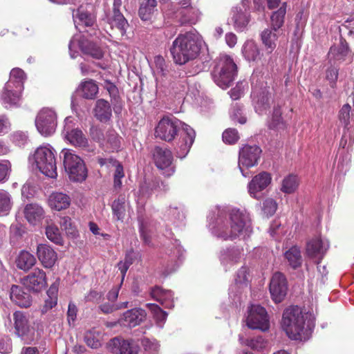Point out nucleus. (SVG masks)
Wrapping results in <instances>:
<instances>
[{
    "label": "nucleus",
    "mask_w": 354,
    "mask_h": 354,
    "mask_svg": "<svg viewBox=\"0 0 354 354\" xmlns=\"http://www.w3.org/2000/svg\"><path fill=\"white\" fill-rule=\"evenodd\" d=\"M209 227L214 236L223 240H234L241 236L245 238L252 232L249 214L245 209L238 208L229 211V219L218 209L215 223H210Z\"/></svg>",
    "instance_id": "f257e3e1"
},
{
    "label": "nucleus",
    "mask_w": 354,
    "mask_h": 354,
    "mask_svg": "<svg viewBox=\"0 0 354 354\" xmlns=\"http://www.w3.org/2000/svg\"><path fill=\"white\" fill-rule=\"evenodd\" d=\"M157 138L166 142H171L177 136H180L176 148V156L185 158L190 150L195 139L194 130L173 115L164 116L155 129Z\"/></svg>",
    "instance_id": "f03ea898"
},
{
    "label": "nucleus",
    "mask_w": 354,
    "mask_h": 354,
    "mask_svg": "<svg viewBox=\"0 0 354 354\" xmlns=\"http://www.w3.org/2000/svg\"><path fill=\"white\" fill-rule=\"evenodd\" d=\"M202 43V38L196 31L178 35L170 48L174 62L183 65L195 59L200 54Z\"/></svg>",
    "instance_id": "7ed1b4c3"
},
{
    "label": "nucleus",
    "mask_w": 354,
    "mask_h": 354,
    "mask_svg": "<svg viewBox=\"0 0 354 354\" xmlns=\"http://www.w3.org/2000/svg\"><path fill=\"white\" fill-rule=\"evenodd\" d=\"M281 325L287 335L292 339H306L305 320L301 310L297 306L286 308L282 317Z\"/></svg>",
    "instance_id": "20e7f679"
},
{
    "label": "nucleus",
    "mask_w": 354,
    "mask_h": 354,
    "mask_svg": "<svg viewBox=\"0 0 354 354\" xmlns=\"http://www.w3.org/2000/svg\"><path fill=\"white\" fill-rule=\"evenodd\" d=\"M28 160L35 164L39 170L45 176L55 178L57 176L55 151L48 144L39 147Z\"/></svg>",
    "instance_id": "39448f33"
},
{
    "label": "nucleus",
    "mask_w": 354,
    "mask_h": 354,
    "mask_svg": "<svg viewBox=\"0 0 354 354\" xmlns=\"http://www.w3.org/2000/svg\"><path fill=\"white\" fill-rule=\"evenodd\" d=\"M236 72L237 66L233 59L227 55H220L211 74L216 84L225 89L234 80Z\"/></svg>",
    "instance_id": "423d86ee"
},
{
    "label": "nucleus",
    "mask_w": 354,
    "mask_h": 354,
    "mask_svg": "<svg viewBox=\"0 0 354 354\" xmlns=\"http://www.w3.org/2000/svg\"><path fill=\"white\" fill-rule=\"evenodd\" d=\"M64 166L71 180L82 182L87 176V169L83 160L72 149H64L62 151Z\"/></svg>",
    "instance_id": "0eeeda50"
},
{
    "label": "nucleus",
    "mask_w": 354,
    "mask_h": 354,
    "mask_svg": "<svg viewBox=\"0 0 354 354\" xmlns=\"http://www.w3.org/2000/svg\"><path fill=\"white\" fill-rule=\"evenodd\" d=\"M68 49L72 59H75L79 55L78 50H80L84 55L97 59H102L104 56V52L99 46L89 41L81 34L75 35L72 37L68 44Z\"/></svg>",
    "instance_id": "6e6552de"
},
{
    "label": "nucleus",
    "mask_w": 354,
    "mask_h": 354,
    "mask_svg": "<svg viewBox=\"0 0 354 354\" xmlns=\"http://www.w3.org/2000/svg\"><path fill=\"white\" fill-rule=\"evenodd\" d=\"M92 139L100 144V147L106 152H117L120 150L122 138L113 129H108L105 133L97 127L90 129Z\"/></svg>",
    "instance_id": "1a4fd4ad"
},
{
    "label": "nucleus",
    "mask_w": 354,
    "mask_h": 354,
    "mask_svg": "<svg viewBox=\"0 0 354 354\" xmlns=\"http://www.w3.org/2000/svg\"><path fill=\"white\" fill-rule=\"evenodd\" d=\"M57 114L50 108H43L37 114L35 125L38 131L44 136L53 135L57 125Z\"/></svg>",
    "instance_id": "9d476101"
},
{
    "label": "nucleus",
    "mask_w": 354,
    "mask_h": 354,
    "mask_svg": "<svg viewBox=\"0 0 354 354\" xmlns=\"http://www.w3.org/2000/svg\"><path fill=\"white\" fill-rule=\"evenodd\" d=\"M62 133L64 138L73 146L84 149L88 147L87 138L81 129L75 127L72 117L65 118Z\"/></svg>",
    "instance_id": "9b49d317"
},
{
    "label": "nucleus",
    "mask_w": 354,
    "mask_h": 354,
    "mask_svg": "<svg viewBox=\"0 0 354 354\" xmlns=\"http://www.w3.org/2000/svg\"><path fill=\"white\" fill-rule=\"evenodd\" d=\"M153 158L156 166L161 171L162 175L170 177L174 174L176 166L173 162L172 153L169 149L156 147L153 149Z\"/></svg>",
    "instance_id": "f8f14e48"
},
{
    "label": "nucleus",
    "mask_w": 354,
    "mask_h": 354,
    "mask_svg": "<svg viewBox=\"0 0 354 354\" xmlns=\"http://www.w3.org/2000/svg\"><path fill=\"white\" fill-rule=\"evenodd\" d=\"M261 153V148L256 145H246L239 151V167L244 177H248V172H245L243 168L248 169L257 165Z\"/></svg>",
    "instance_id": "ddd939ff"
},
{
    "label": "nucleus",
    "mask_w": 354,
    "mask_h": 354,
    "mask_svg": "<svg viewBox=\"0 0 354 354\" xmlns=\"http://www.w3.org/2000/svg\"><path fill=\"white\" fill-rule=\"evenodd\" d=\"M246 322L247 326L252 329L266 331L270 326L267 312L260 305H251L249 307Z\"/></svg>",
    "instance_id": "4468645a"
},
{
    "label": "nucleus",
    "mask_w": 354,
    "mask_h": 354,
    "mask_svg": "<svg viewBox=\"0 0 354 354\" xmlns=\"http://www.w3.org/2000/svg\"><path fill=\"white\" fill-rule=\"evenodd\" d=\"M107 348L113 354H139L140 351L138 341L119 337L111 339L107 344Z\"/></svg>",
    "instance_id": "2eb2a0df"
},
{
    "label": "nucleus",
    "mask_w": 354,
    "mask_h": 354,
    "mask_svg": "<svg viewBox=\"0 0 354 354\" xmlns=\"http://www.w3.org/2000/svg\"><path fill=\"white\" fill-rule=\"evenodd\" d=\"M328 57L330 62H333L335 64H342L345 62L351 63L353 59V53L346 40L341 37L338 45L330 46Z\"/></svg>",
    "instance_id": "dca6fc26"
},
{
    "label": "nucleus",
    "mask_w": 354,
    "mask_h": 354,
    "mask_svg": "<svg viewBox=\"0 0 354 354\" xmlns=\"http://www.w3.org/2000/svg\"><path fill=\"white\" fill-rule=\"evenodd\" d=\"M47 286L46 272L39 268H35L24 277V286L32 292H40Z\"/></svg>",
    "instance_id": "f3484780"
},
{
    "label": "nucleus",
    "mask_w": 354,
    "mask_h": 354,
    "mask_svg": "<svg viewBox=\"0 0 354 354\" xmlns=\"http://www.w3.org/2000/svg\"><path fill=\"white\" fill-rule=\"evenodd\" d=\"M288 290L287 280L283 274L276 272L273 274L270 283V292L275 303L281 302L285 298Z\"/></svg>",
    "instance_id": "a211bd4d"
},
{
    "label": "nucleus",
    "mask_w": 354,
    "mask_h": 354,
    "mask_svg": "<svg viewBox=\"0 0 354 354\" xmlns=\"http://www.w3.org/2000/svg\"><path fill=\"white\" fill-rule=\"evenodd\" d=\"M328 247V243L323 241L320 236L314 237L306 243V254L317 264H319L324 257Z\"/></svg>",
    "instance_id": "6ab92c4d"
},
{
    "label": "nucleus",
    "mask_w": 354,
    "mask_h": 354,
    "mask_svg": "<svg viewBox=\"0 0 354 354\" xmlns=\"http://www.w3.org/2000/svg\"><path fill=\"white\" fill-rule=\"evenodd\" d=\"M272 176L267 171L260 172L254 176L248 185V193L254 198H259V193L266 189L271 183Z\"/></svg>",
    "instance_id": "aec40b11"
},
{
    "label": "nucleus",
    "mask_w": 354,
    "mask_h": 354,
    "mask_svg": "<svg viewBox=\"0 0 354 354\" xmlns=\"http://www.w3.org/2000/svg\"><path fill=\"white\" fill-rule=\"evenodd\" d=\"M251 98L255 111L261 115L270 107L268 91L266 87H259L252 84Z\"/></svg>",
    "instance_id": "412c9836"
},
{
    "label": "nucleus",
    "mask_w": 354,
    "mask_h": 354,
    "mask_svg": "<svg viewBox=\"0 0 354 354\" xmlns=\"http://www.w3.org/2000/svg\"><path fill=\"white\" fill-rule=\"evenodd\" d=\"M147 313L144 309L134 308L124 312L118 319V324L124 327L133 328L144 322Z\"/></svg>",
    "instance_id": "4be33fe9"
},
{
    "label": "nucleus",
    "mask_w": 354,
    "mask_h": 354,
    "mask_svg": "<svg viewBox=\"0 0 354 354\" xmlns=\"http://www.w3.org/2000/svg\"><path fill=\"white\" fill-rule=\"evenodd\" d=\"M37 254L41 264L47 268H50L57 260V254L53 248L47 244H39Z\"/></svg>",
    "instance_id": "5701e85b"
},
{
    "label": "nucleus",
    "mask_w": 354,
    "mask_h": 354,
    "mask_svg": "<svg viewBox=\"0 0 354 354\" xmlns=\"http://www.w3.org/2000/svg\"><path fill=\"white\" fill-rule=\"evenodd\" d=\"M243 255L242 248H232L223 250L220 254L221 264L226 268L238 263Z\"/></svg>",
    "instance_id": "b1692460"
},
{
    "label": "nucleus",
    "mask_w": 354,
    "mask_h": 354,
    "mask_svg": "<svg viewBox=\"0 0 354 354\" xmlns=\"http://www.w3.org/2000/svg\"><path fill=\"white\" fill-rule=\"evenodd\" d=\"M22 89L4 86L1 94V100L6 108L20 106Z\"/></svg>",
    "instance_id": "393cba45"
},
{
    "label": "nucleus",
    "mask_w": 354,
    "mask_h": 354,
    "mask_svg": "<svg viewBox=\"0 0 354 354\" xmlns=\"http://www.w3.org/2000/svg\"><path fill=\"white\" fill-rule=\"evenodd\" d=\"M174 17L181 24H195L200 19V12L196 8L176 9Z\"/></svg>",
    "instance_id": "a878e982"
},
{
    "label": "nucleus",
    "mask_w": 354,
    "mask_h": 354,
    "mask_svg": "<svg viewBox=\"0 0 354 354\" xmlns=\"http://www.w3.org/2000/svg\"><path fill=\"white\" fill-rule=\"evenodd\" d=\"M24 214L30 224L37 225L44 218V210L41 205L37 203H30L25 207Z\"/></svg>",
    "instance_id": "bb28decb"
},
{
    "label": "nucleus",
    "mask_w": 354,
    "mask_h": 354,
    "mask_svg": "<svg viewBox=\"0 0 354 354\" xmlns=\"http://www.w3.org/2000/svg\"><path fill=\"white\" fill-rule=\"evenodd\" d=\"M151 296L165 308H171L174 307V295L171 290L156 286L151 289Z\"/></svg>",
    "instance_id": "cd10ccee"
},
{
    "label": "nucleus",
    "mask_w": 354,
    "mask_h": 354,
    "mask_svg": "<svg viewBox=\"0 0 354 354\" xmlns=\"http://www.w3.org/2000/svg\"><path fill=\"white\" fill-rule=\"evenodd\" d=\"M71 198L62 192H53L48 198V205L52 209L61 211L67 209L71 205Z\"/></svg>",
    "instance_id": "c85d7f7f"
},
{
    "label": "nucleus",
    "mask_w": 354,
    "mask_h": 354,
    "mask_svg": "<svg viewBox=\"0 0 354 354\" xmlns=\"http://www.w3.org/2000/svg\"><path fill=\"white\" fill-rule=\"evenodd\" d=\"M281 115V106L279 104L274 105L271 115L267 121V125L270 129L280 131L286 128V123Z\"/></svg>",
    "instance_id": "c756f323"
},
{
    "label": "nucleus",
    "mask_w": 354,
    "mask_h": 354,
    "mask_svg": "<svg viewBox=\"0 0 354 354\" xmlns=\"http://www.w3.org/2000/svg\"><path fill=\"white\" fill-rule=\"evenodd\" d=\"M59 285V279H57L48 289L46 292L48 297L45 299L44 304L41 309L42 314L46 313L57 305Z\"/></svg>",
    "instance_id": "7c9ffc66"
},
{
    "label": "nucleus",
    "mask_w": 354,
    "mask_h": 354,
    "mask_svg": "<svg viewBox=\"0 0 354 354\" xmlns=\"http://www.w3.org/2000/svg\"><path fill=\"white\" fill-rule=\"evenodd\" d=\"M283 255L289 266L292 269L296 270L301 266L303 259L299 247L297 245L290 247Z\"/></svg>",
    "instance_id": "2f4dec72"
},
{
    "label": "nucleus",
    "mask_w": 354,
    "mask_h": 354,
    "mask_svg": "<svg viewBox=\"0 0 354 354\" xmlns=\"http://www.w3.org/2000/svg\"><path fill=\"white\" fill-rule=\"evenodd\" d=\"M95 117L102 122H108L112 115V110L109 103L100 99L96 102L94 109Z\"/></svg>",
    "instance_id": "473e14b6"
},
{
    "label": "nucleus",
    "mask_w": 354,
    "mask_h": 354,
    "mask_svg": "<svg viewBox=\"0 0 354 354\" xmlns=\"http://www.w3.org/2000/svg\"><path fill=\"white\" fill-rule=\"evenodd\" d=\"M242 54L248 62H257L260 59V50L253 40H247L242 47Z\"/></svg>",
    "instance_id": "72a5a7b5"
},
{
    "label": "nucleus",
    "mask_w": 354,
    "mask_h": 354,
    "mask_svg": "<svg viewBox=\"0 0 354 354\" xmlns=\"http://www.w3.org/2000/svg\"><path fill=\"white\" fill-rule=\"evenodd\" d=\"M232 13V19L235 30L240 32L243 31L250 21V16L238 8H234Z\"/></svg>",
    "instance_id": "f704fd0d"
},
{
    "label": "nucleus",
    "mask_w": 354,
    "mask_h": 354,
    "mask_svg": "<svg viewBox=\"0 0 354 354\" xmlns=\"http://www.w3.org/2000/svg\"><path fill=\"white\" fill-rule=\"evenodd\" d=\"M287 3H281L280 8L270 15V27L274 31L279 30L284 24L286 15Z\"/></svg>",
    "instance_id": "c9c22d12"
},
{
    "label": "nucleus",
    "mask_w": 354,
    "mask_h": 354,
    "mask_svg": "<svg viewBox=\"0 0 354 354\" xmlns=\"http://www.w3.org/2000/svg\"><path fill=\"white\" fill-rule=\"evenodd\" d=\"M104 333L100 328H93L88 330L84 335V342L92 348H98L102 346Z\"/></svg>",
    "instance_id": "e433bc0d"
},
{
    "label": "nucleus",
    "mask_w": 354,
    "mask_h": 354,
    "mask_svg": "<svg viewBox=\"0 0 354 354\" xmlns=\"http://www.w3.org/2000/svg\"><path fill=\"white\" fill-rule=\"evenodd\" d=\"M73 18L77 25H84L86 27L93 26L95 22L93 15L84 10L81 6L75 12L73 10Z\"/></svg>",
    "instance_id": "4c0bfd02"
},
{
    "label": "nucleus",
    "mask_w": 354,
    "mask_h": 354,
    "mask_svg": "<svg viewBox=\"0 0 354 354\" xmlns=\"http://www.w3.org/2000/svg\"><path fill=\"white\" fill-rule=\"evenodd\" d=\"M108 21L111 27L118 28L122 35L126 33L129 24L120 10H113V15L108 19Z\"/></svg>",
    "instance_id": "58836bf2"
},
{
    "label": "nucleus",
    "mask_w": 354,
    "mask_h": 354,
    "mask_svg": "<svg viewBox=\"0 0 354 354\" xmlns=\"http://www.w3.org/2000/svg\"><path fill=\"white\" fill-rule=\"evenodd\" d=\"M156 0H145L140 6L138 15L142 21H150L156 10Z\"/></svg>",
    "instance_id": "ea45409f"
},
{
    "label": "nucleus",
    "mask_w": 354,
    "mask_h": 354,
    "mask_svg": "<svg viewBox=\"0 0 354 354\" xmlns=\"http://www.w3.org/2000/svg\"><path fill=\"white\" fill-rule=\"evenodd\" d=\"M78 89L86 99H94L98 93V86L92 80L82 82Z\"/></svg>",
    "instance_id": "a19ab883"
},
{
    "label": "nucleus",
    "mask_w": 354,
    "mask_h": 354,
    "mask_svg": "<svg viewBox=\"0 0 354 354\" xmlns=\"http://www.w3.org/2000/svg\"><path fill=\"white\" fill-rule=\"evenodd\" d=\"M272 28L264 30L261 34V37L263 44L265 45L266 48L269 50V53H272L276 48V41L278 39V35Z\"/></svg>",
    "instance_id": "79ce46f5"
},
{
    "label": "nucleus",
    "mask_w": 354,
    "mask_h": 354,
    "mask_svg": "<svg viewBox=\"0 0 354 354\" xmlns=\"http://www.w3.org/2000/svg\"><path fill=\"white\" fill-rule=\"evenodd\" d=\"M7 88H15L22 89V69L14 68L10 73V77L5 86Z\"/></svg>",
    "instance_id": "37998d69"
},
{
    "label": "nucleus",
    "mask_w": 354,
    "mask_h": 354,
    "mask_svg": "<svg viewBox=\"0 0 354 354\" xmlns=\"http://www.w3.org/2000/svg\"><path fill=\"white\" fill-rule=\"evenodd\" d=\"M248 269L245 266H242L236 272L235 276V284L232 285L229 288V295L230 297H232L234 294V290L236 289V286L239 288H241V286H246V282L248 281Z\"/></svg>",
    "instance_id": "c03bdc74"
},
{
    "label": "nucleus",
    "mask_w": 354,
    "mask_h": 354,
    "mask_svg": "<svg viewBox=\"0 0 354 354\" xmlns=\"http://www.w3.org/2000/svg\"><path fill=\"white\" fill-rule=\"evenodd\" d=\"M146 306L149 309L156 322V324L162 328L167 319V313L162 310L157 304H147Z\"/></svg>",
    "instance_id": "a18cd8bd"
},
{
    "label": "nucleus",
    "mask_w": 354,
    "mask_h": 354,
    "mask_svg": "<svg viewBox=\"0 0 354 354\" xmlns=\"http://www.w3.org/2000/svg\"><path fill=\"white\" fill-rule=\"evenodd\" d=\"M298 185L297 176L292 174L288 175L282 180L281 191L285 194H292L297 189Z\"/></svg>",
    "instance_id": "49530a36"
},
{
    "label": "nucleus",
    "mask_w": 354,
    "mask_h": 354,
    "mask_svg": "<svg viewBox=\"0 0 354 354\" xmlns=\"http://www.w3.org/2000/svg\"><path fill=\"white\" fill-rule=\"evenodd\" d=\"M21 219L19 213L16 215V223H14L10 226V242L13 245L17 244L22 239V225L19 220Z\"/></svg>",
    "instance_id": "de8ad7c7"
},
{
    "label": "nucleus",
    "mask_w": 354,
    "mask_h": 354,
    "mask_svg": "<svg viewBox=\"0 0 354 354\" xmlns=\"http://www.w3.org/2000/svg\"><path fill=\"white\" fill-rule=\"evenodd\" d=\"M11 195L4 189H0V214L6 215L12 208Z\"/></svg>",
    "instance_id": "09e8293b"
},
{
    "label": "nucleus",
    "mask_w": 354,
    "mask_h": 354,
    "mask_svg": "<svg viewBox=\"0 0 354 354\" xmlns=\"http://www.w3.org/2000/svg\"><path fill=\"white\" fill-rule=\"evenodd\" d=\"M239 341L242 344L246 345L254 350L259 351L264 348L266 342L262 337H257L252 339H245L242 335H239Z\"/></svg>",
    "instance_id": "8fccbe9b"
},
{
    "label": "nucleus",
    "mask_w": 354,
    "mask_h": 354,
    "mask_svg": "<svg viewBox=\"0 0 354 354\" xmlns=\"http://www.w3.org/2000/svg\"><path fill=\"white\" fill-rule=\"evenodd\" d=\"M47 238L57 245H62L63 239L59 228L55 225H49L46 228Z\"/></svg>",
    "instance_id": "3c124183"
},
{
    "label": "nucleus",
    "mask_w": 354,
    "mask_h": 354,
    "mask_svg": "<svg viewBox=\"0 0 354 354\" xmlns=\"http://www.w3.org/2000/svg\"><path fill=\"white\" fill-rule=\"evenodd\" d=\"M124 198H119L115 200L112 203V211L117 220L122 221L125 214Z\"/></svg>",
    "instance_id": "603ef678"
},
{
    "label": "nucleus",
    "mask_w": 354,
    "mask_h": 354,
    "mask_svg": "<svg viewBox=\"0 0 354 354\" xmlns=\"http://www.w3.org/2000/svg\"><path fill=\"white\" fill-rule=\"evenodd\" d=\"M140 344L144 349L145 354H158L160 345L156 339H150L149 338H142Z\"/></svg>",
    "instance_id": "864d4df0"
},
{
    "label": "nucleus",
    "mask_w": 354,
    "mask_h": 354,
    "mask_svg": "<svg viewBox=\"0 0 354 354\" xmlns=\"http://www.w3.org/2000/svg\"><path fill=\"white\" fill-rule=\"evenodd\" d=\"M339 76V68L334 66H330L327 68L326 70V80L328 82L330 86L332 88H336L337 81Z\"/></svg>",
    "instance_id": "5fc2aeb1"
},
{
    "label": "nucleus",
    "mask_w": 354,
    "mask_h": 354,
    "mask_svg": "<svg viewBox=\"0 0 354 354\" xmlns=\"http://www.w3.org/2000/svg\"><path fill=\"white\" fill-rule=\"evenodd\" d=\"M11 163L9 160L0 161V184L8 180L11 173Z\"/></svg>",
    "instance_id": "6e6d98bb"
},
{
    "label": "nucleus",
    "mask_w": 354,
    "mask_h": 354,
    "mask_svg": "<svg viewBox=\"0 0 354 354\" xmlns=\"http://www.w3.org/2000/svg\"><path fill=\"white\" fill-rule=\"evenodd\" d=\"M277 209V203L273 198H266L263 202L262 211L266 216H272Z\"/></svg>",
    "instance_id": "4d7b16f0"
},
{
    "label": "nucleus",
    "mask_w": 354,
    "mask_h": 354,
    "mask_svg": "<svg viewBox=\"0 0 354 354\" xmlns=\"http://www.w3.org/2000/svg\"><path fill=\"white\" fill-rule=\"evenodd\" d=\"M169 251L168 255L172 262L176 263L178 260H180L183 254V250L177 240L173 243V246Z\"/></svg>",
    "instance_id": "13d9d810"
},
{
    "label": "nucleus",
    "mask_w": 354,
    "mask_h": 354,
    "mask_svg": "<svg viewBox=\"0 0 354 354\" xmlns=\"http://www.w3.org/2000/svg\"><path fill=\"white\" fill-rule=\"evenodd\" d=\"M223 140L225 143L233 145L239 139V133L235 129H227L222 135Z\"/></svg>",
    "instance_id": "bf43d9fd"
},
{
    "label": "nucleus",
    "mask_w": 354,
    "mask_h": 354,
    "mask_svg": "<svg viewBox=\"0 0 354 354\" xmlns=\"http://www.w3.org/2000/svg\"><path fill=\"white\" fill-rule=\"evenodd\" d=\"M10 299L19 306H21L22 304V288L17 285L11 287L10 292Z\"/></svg>",
    "instance_id": "052dcab7"
},
{
    "label": "nucleus",
    "mask_w": 354,
    "mask_h": 354,
    "mask_svg": "<svg viewBox=\"0 0 354 354\" xmlns=\"http://www.w3.org/2000/svg\"><path fill=\"white\" fill-rule=\"evenodd\" d=\"M14 319V333L17 337L21 336L22 331V313L16 311L13 315Z\"/></svg>",
    "instance_id": "680f3d73"
},
{
    "label": "nucleus",
    "mask_w": 354,
    "mask_h": 354,
    "mask_svg": "<svg viewBox=\"0 0 354 354\" xmlns=\"http://www.w3.org/2000/svg\"><path fill=\"white\" fill-rule=\"evenodd\" d=\"M124 176L123 167L120 163L115 165V171L114 174L113 185L115 189L120 188L122 186V178Z\"/></svg>",
    "instance_id": "e2e57ef3"
},
{
    "label": "nucleus",
    "mask_w": 354,
    "mask_h": 354,
    "mask_svg": "<svg viewBox=\"0 0 354 354\" xmlns=\"http://www.w3.org/2000/svg\"><path fill=\"white\" fill-rule=\"evenodd\" d=\"M351 110V106L348 104H346L342 106L339 111V118L344 126H347L349 124Z\"/></svg>",
    "instance_id": "0e129e2a"
},
{
    "label": "nucleus",
    "mask_w": 354,
    "mask_h": 354,
    "mask_svg": "<svg viewBox=\"0 0 354 354\" xmlns=\"http://www.w3.org/2000/svg\"><path fill=\"white\" fill-rule=\"evenodd\" d=\"M167 217L174 224H177L176 221H182L183 215L177 207H170L167 210Z\"/></svg>",
    "instance_id": "69168bd1"
},
{
    "label": "nucleus",
    "mask_w": 354,
    "mask_h": 354,
    "mask_svg": "<svg viewBox=\"0 0 354 354\" xmlns=\"http://www.w3.org/2000/svg\"><path fill=\"white\" fill-rule=\"evenodd\" d=\"M77 308L75 304L70 302L68 306L67 319L69 325L75 322L77 317Z\"/></svg>",
    "instance_id": "338daca9"
},
{
    "label": "nucleus",
    "mask_w": 354,
    "mask_h": 354,
    "mask_svg": "<svg viewBox=\"0 0 354 354\" xmlns=\"http://www.w3.org/2000/svg\"><path fill=\"white\" fill-rule=\"evenodd\" d=\"M36 263L35 256L28 252L24 250V270L29 269L33 266Z\"/></svg>",
    "instance_id": "774afa93"
}]
</instances>
